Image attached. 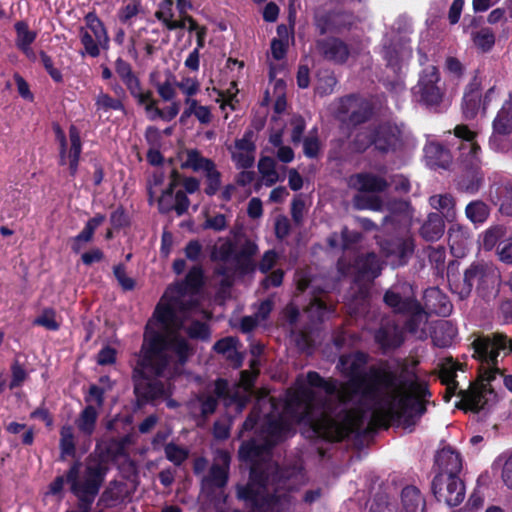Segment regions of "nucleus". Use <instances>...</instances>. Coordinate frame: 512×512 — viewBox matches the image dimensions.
Returning <instances> with one entry per match:
<instances>
[{"instance_id":"nucleus-1","label":"nucleus","mask_w":512,"mask_h":512,"mask_svg":"<svg viewBox=\"0 0 512 512\" xmlns=\"http://www.w3.org/2000/svg\"><path fill=\"white\" fill-rule=\"evenodd\" d=\"M368 355L355 352L340 356L337 369L349 379L339 383L309 371L296 378L285 400L257 399L243 430L257 428L258 436L243 443L240 457L251 463L249 481L237 485V497L250 512H290L295 500L290 494V473L268 462L270 450L294 434L303 423L311 433L328 441H340L362 428L401 421L404 428L417 423L426 412L430 392L413 371L400 374L388 363L364 372Z\"/></svg>"},{"instance_id":"nucleus-2","label":"nucleus","mask_w":512,"mask_h":512,"mask_svg":"<svg viewBox=\"0 0 512 512\" xmlns=\"http://www.w3.org/2000/svg\"><path fill=\"white\" fill-rule=\"evenodd\" d=\"M162 330L146 325L144 341L133 368L134 390L138 397L155 400L166 393L165 384L157 377L172 378L181 372L191 348L186 339L174 335L168 341Z\"/></svg>"},{"instance_id":"nucleus-3","label":"nucleus","mask_w":512,"mask_h":512,"mask_svg":"<svg viewBox=\"0 0 512 512\" xmlns=\"http://www.w3.org/2000/svg\"><path fill=\"white\" fill-rule=\"evenodd\" d=\"M203 270L193 266L184 281L169 286L153 314V325L169 334L185 331L192 339L209 338L208 326L202 321L208 313L201 307L198 290L202 285Z\"/></svg>"},{"instance_id":"nucleus-4","label":"nucleus","mask_w":512,"mask_h":512,"mask_svg":"<svg viewBox=\"0 0 512 512\" xmlns=\"http://www.w3.org/2000/svg\"><path fill=\"white\" fill-rule=\"evenodd\" d=\"M383 300L394 313L407 317L405 328L409 333L420 339L426 337L425 326L428 314L416 299V293L411 284L403 282L393 285L385 292Z\"/></svg>"},{"instance_id":"nucleus-5","label":"nucleus","mask_w":512,"mask_h":512,"mask_svg":"<svg viewBox=\"0 0 512 512\" xmlns=\"http://www.w3.org/2000/svg\"><path fill=\"white\" fill-rule=\"evenodd\" d=\"M405 126L391 121L360 130L354 139L357 151H365L371 145L381 153L395 152L401 149L405 140Z\"/></svg>"},{"instance_id":"nucleus-6","label":"nucleus","mask_w":512,"mask_h":512,"mask_svg":"<svg viewBox=\"0 0 512 512\" xmlns=\"http://www.w3.org/2000/svg\"><path fill=\"white\" fill-rule=\"evenodd\" d=\"M81 463L76 461L66 473L71 492L79 499L81 506L89 509L99 493L106 474V467L98 461L89 462L83 476L79 478Z\"/></svg>"},{"instance_id":"nucleus-7","label":"nucleus","mask_w":512,"mask_h":512,"mask_svg":"<svg viewBox=\"0 0 512 512\" xmlns=\"http://www.w3.org/2000/svg\"><path fill=\"white\" fill-rule=\"evenodd\" d=\"M474 356L481 361L489 372L487 380L494 377V373L498 371L497 357L502 351L505 355L512 353V340L508 339L504 334L495 333L492 336H482L476 338L473 343Z\"/></svg>"},{"instance_id":"nucleus-8","label":"nucleus","mask_w":512,"mask_h":512,"mask_svg":"<svg viewBox=\"0 0 512 512\" xmlns=\"http://www.w3.org/2000/svg\"><path fill=\"white\" fill-rule=\"evenodd\" d=\"M412 94L416 102L428 108H436L440 105L445 88L435 66L431 65L423 69L417 84L412 88Z\"/></svg>"},{"instance_id":"nucleus-9","label":"nucleus","mask_w":512,"mask_h":512,"mask_svg":"<svg viewBox=\"0 0 512 512\" xmlns=\"http://www.w3.org/2000/svg\"><path fill=\"white\" fill-rule=\"evenodd\" d=\"M229 396V383L224 379L215 381L211 388L195 394L187 403L190 414L206 418L217 408L218 400Z\"/></svg>"},{"instance_id":"nucleus-10","label":"nucleus","mask_w":512,"mask_h":512,"mask_svg":"<svg viewBox=\"0 0 512 512\" xmlns=\"http://www.w3.org/2000/svg\"><path fill=\"white\" fill-rule=\"evenodd\" d=\"M372 512H427L426 498L414 485H406L397 499L379 503Z\"/></svg>"},{"instance_id":"nucleus-11","label":"nucleus","mask_w":512,"mask_h":512,"mask_svg":"<svg viewBox=\"0 0 512 512\" xmlns=\"http://www.w3.org/2000/svg\"><path fill=\"white\" fill-rule=\"evenodd\" d=\"M432 492L438 501L458 506L465 498V485L459 476L437 474L432 481Z\"/></svg>"},{"instance_id":"nucleus-12","label":"nucleus","mask_w":512,"mask_h":512,"mask_svg":"<svg viewBox=\"0 0 512 512\" xmlns=\"http://www.w3.org/2000/svg\"><path fill=\"white\" fill-rule=\"evenodd\" d=\"M56 137L60 143V165L69 166V172L71 176H75L78 171L79 158L82 151V143L80 138V132L78 128L71 125L69 128V141L70 147L68 148L67 140L64 132L59 126L56 127Z\"/></svg>"},{"instance_id":"nucleus-13","label":"nucleus","mask_w":512,"mask_h":512,"mask_svg":"<svg viewBox=\"0 0 512 512\" xmlns=\"http://www.w3.org/2000/svg\"><path fill=\"white\" fill-rule=\"evenodd\" d=\"M454 134L460 139L458 161L466 168H477L480 164L481 148L475 140L476 133L466 125H458Z\"/></svg>"},{"instance_id":"nucleus-14","label":"nucleus","mask_w":512,"mask_h":512,"mask_svg":"<svg viewBox=\"0 0 512 512\" xmlns=\"http://www.w3.org/2000/svg\"><path fill=\"white\" fill-rule=\"evenodd\" d=\"M254 136V131L247 129L242 138L236 139L234 145L228 148L237 169H249L254 165L256 153Z\"/></svg>"},{"instance_id":"nucleus-15","label":"nucleus","mask_w":512,"mask_h":512,"mask_svg":"<svg viewBox=\"0 0 512 512\" xmlns=\"http://www.w3.org/2000/svg\"><path fill=\"white\" fill-rule=\"evenodd\" d=\"M379 244L383 255L393 267L405 265L414 251V243L410 238H390Z\"/></svg>"},{"instance_id":"nucleus-16","label":"nucleus","mask_w":512,"mask_h":512,"mask_svg":"<svg viewBox=\"0 0 512 512\" xmlns=\"http://www.w3.org/2000/svg\"><path fill=\"white\" fill-rule=\"evenodd\" d=\"M316 48L324 59L336 64L345 63L350 55L348 45L336 37L318 40Z\"/></svg>"},{"instance_id":"nucleus-17","label":"nucleus","mask_w":512,"mask_h":512,"mask_svg":"<svg viewBox=\"0 0 512 512\" xmlns=\"http://www.w3.org/2000/svg\"><path fill=\"white\" fill-rule=\"evenodd\" d=\"M173 16V0H162L158 10L155 12V17L161 21L168 30L184 29L185 21H189L188 30L190 32L198 28L196 21L189 15H185L179 21H174Z\"/></svg>"},{"instance_id":"nucleus-18","label":"nucleus","mask_w":512,"mask_h":512,"mask_svg":"<svg viewBox=\"0 0 512 512\" xmlns=\"http://www.w3.org/2000/svg\"><path fill=\"white\" fill-rule=\"evenodd\" d=\"M435 464L440 471L438 474L458 476L462 470L461 455L450 446L444 447L437 452Z\"/></svg>"},{"instance_id":"nucleus-19","label":"nucleus","mask_w":512,"mask_h":512,"mask_svg":"<svg viewBox=\"0 0 512 512\" xmlns=\"http://www.w3.org/2000/svg\"><path fill=\"white\" fill-rule=\"evenodd\" d=\"M349 185L359 192H383L389 186V181L383 176L365 172L351 176Z\"/></svg>"},{"instance_id":"nucleus-20","label":"nucleus","mask_w":512,"mask_h":512,"mask_svg":"<svg viewBox=\"0 0 512 512\" xmlns=\"http://www.w3.org/2000/svg\"><path fill=\"white\" fill-rule=\"evenodd\" d=\"M423 300L425 308L431 313L448 316L452 310L448 297L438 287L427 288Z\"/></svg>"},{"instance_id":"nucleus-21","label":"nucleus","mask_w":512,"mask_h":512,"mask_svg":"<svg viewBox=\"0 0 512 512\" xmlns=\"http://www.w3.org/2000/svg\"><path fill=\"white\" fill-rule=\"evenodd\" d=\"M374 338L382 350L395 349L403 343L402 332L390 321L381 324Z\"/></svg>"},{"instance_id":"nucleus-22","label":"nucleus","mask_w":512,"mask_h":512,"mask_svg":"<svg viewBox=\"0 0 512 512\" xmlns=\"http://www.w3.org/2000/svg\"><path fill=\"white\" fill-rule=\"evenodd\" d=\"M427 164L432 168L447 169L452 162L450 151L437 142H430L424 148Z\"/></svg>"},{"instance_id":"nucleus-23","label":"nucleus","mask_w":512,"mask_h":512,"mask_svg":"<svg viewBox=\"0 0 512 512\" xmlns=\"http://www.w3.org/2000/svg\"><path fill=\"white\" fill-rule=\"evenodd\" d=\"M459 394L465 410L479 412L485 408L488 401L487 395L492 392L485 388L470 387L468 390H460Z\"/></svg>"},{"instance_id":"nucleus-24","label":"nucleus","mask_w":512,"mask_h":512,"mask_svg":"<svg viewBox=\"0 0 512 512\" xmlns=\"http://www.w3.org/2000/svg\"><path fill=\"white\" fill-rule=\"evenodd\" d=\"M228 456H224V465L213 464L208 475L202 479L203 490L223 488L228 481Z\"/></svg>"},{"instance_id":"nucleus-25","label":"nucleus","mask_w":512,"mask_h":512,"mask_svg":"<svg viewBox=\"0 0 512 512\" xmlns=\"http://www.w3.org/2000/svg\"><path fill=\"white\" fill-rule=\"evenodd\" d=\"M491 200L499 205L503 215L512 217V186L509 184H497L490 189Z\"/></svg>"},{"instance_id":"nucleus-26","label":"nucleus","mask_w":512,"mask_h":512,"mask_svg":"<svg viewBox=\"0 0 512 512\" xmlns=\"http://www.w3.org/2000/svg\"><path fill=\"white\" fill-rule=\"evenodd\" d=\"M483 174L479 168H467V171L457 179L456 186L461 192L476 194L483 184Z\"/></svg>"},{"instance_id":"nucleus-27","label":"nucleus","mask_w":512,"mask_h":512,"mask_svg":"<svg viewBox=\"0 0 512 512\" xmlns=\"http://www.w3.org/2000/svg\"><path fill=\"white\" fill-rule=\"evenodd\" d=\"M445 230L443 218L438 213H430L420 228V235L430 242L439 240Z\"/></svg>"},{"instance_id":"nucleus-28","label":"nucleus","mask_w":512,"mask_h":512,"mask_svg":"<svg viewBox=\"0 0 512 512\" xmlns=\"http://www.w3.org/2000/svg\"><path fill=\"white\" fill-rule=\"evenodd\" d=\"M354 266L358 274L363 278H376L381 271V263L375 253L358 256Z\"/></svg>"},{"instance_id":"nucleus-29","label":"nucleus","mask_w":512,"mask_h":512,"mask_svg":"<svg viewBox=\"0 0 512 512\" xmlns=\"http://www.w3.org/2000/svg\"><path fill=\"white\" fill-rule=\"evenodd\" d=\"M481 107V95L477 84H470L464 93L462 109L465 118L473 119Z\"/></svg>"},{"instance_id":"nucleus-30","label":"nucleus","mask_w":512,"mask_h":512,"mask_svg":"<svg viewBox=\"0 0 512 512\" xmlns=\"http://www.w3.org/2000/svg\"><path fill=\"white\" fill-rule=\"evenodd\" d=\"M493 130L500 135L512 133V97L504 102L493 121Z\"/></svg>"},{"instance_id":"nucleus-31","label":"nucleus","mask_w":512,"mask_h":512,"mask_svg":"<svg viewBox=\"0 0 512 512\" xmlns=\"http://www.w3.org/2000/svg\"><path fill=\"white\" fill-rule=\"evenodd\" d=\"M457 364L449 360L442 364L439 377L441 382L446 385L445 401H450L451 397L456 393L458 382L456 381Z\"/></svg>"},{"instance_id":"nucleus-32","label":"nucleus","mask_w":512,"mask_h":512,"mask_svg":"<svg viewBox=\"0 0 512 512\" xmlns=\"http://www.w3.org/2000/svg\"><path fill=\"white\" fill-rule=\"evenodd\" d=\"M180 180V173L176 170H172L170 183L158 200V209L160 213L167 214L174 210V189L180 184Z\"/></svg>"},{"instance_id":"nucleus-33","label":"nucleus","mask_w":512,"mask_h":512,"mask_svg":"<svg viewBox=\"0 0 512 512\" xmlns=\"http://www.w3.org/2000/svg\"><path fill=\"white\" fill-rule=\"evenodd\" d=\"M430 206L438 210L448 221H453L456 216L455 200L451 194H437L429 198Z\"/></svg>"},{"instance_id":"nucleus-34","label":"nucleus","mask_w":512,"mask_h":512,"mask_svg":"<svg viewBox=\"0 0 512 512\" xmlns=\"http://www.w3.org/2000/svg\"><path fill=\"white\" fill-rule=\"evenodd\" d=\"M98 412L93 405H87L79 414L75 424L80 433L90 437L96 428Z\"/></svg>"},{"instance_id":"nucleus-35","label":"nucleus","mask_w":512,"mask_h":512,"mask_svg":"<svg viewBox=\"0 0 512 512\" xmlns=\"http://www.w3.org/2000/svg\"><path fill=\"white\" fill-rule=\"evenodd\" d=\"M306 312L311 321L322 322L333 314L334 306L327 304L326 300L323 298L314 296L307 307Z\"/></svg>"},{"instance_id":"nucleus-36","label":"nucleus","mask_w":512,"mask_h":512,"mask_svg":"<svg viewBox=\"0 0 512 512\" xmlns=\"http://www.w3.org/2000/svg\"><path fill=\"white\" fill-rule=\"evenodd\" d=\"M214 164L211 159L203 157L198 150L189 149L186 151V158L182 162L181 168L204 173Z\"/></svg>"},{"instance_id":"nucleus-37","label":"nucleus","mask_w":512,"mask_h":512,"mask_svg":"<svg viewBox=\"0 0 512 512\" xmlns=\"http://www.w3.org/2000/svg\"><path fill=\"white\" fill-rule=\"evenodd\" d=\"M86 29L97 39L101 47L106 48L109 43V37L106 28L98 16L89 12L85 16Z\"/></svg>"},{"instance_id":"nucleus-38","label":"nucleus","mask_w":512,"mask_h":512,"mask_svg":"<svg viewBox=\"0 0 512 512\" xmlns=\"http://www.w3.org/2000/svg\"><path fill=\"white\" fill-rule=\"evenodd\" d=\"M115 71L129 92H135L139 79L133 73L131 65L122 58H117L115 61Z\"/></svg>"},{"instance_id":"nucleus-39","label":"nucleus","mask_w":512,"mask_h":512,"mask_svg":"<svg viewBox=\"0 0 512 512\" xmlns=\"http://www.w3.org/2000/svg\"><path fill=\"white\" fill-rule=\"evenodd\" d=\"M237 340L232 337H227L218 340L214 344V350L226 356L227 359L233 361L236 365H241V356L236 350Z\"/></svg>"},{"instance_id":"nucleus-40","label":"nucleus","mask_w":512,"mask_h":512,"mask_svg":"<svg viewBox=\"0 0 512 512\" xmlns=\"http://www.w3.org/2000/svg\"><path fill=\"white\" fill-rule=\"evenodd\" d=\"M60 457L63 460L66 456L75 455V436L73 427L64 425L60 430Z\"/></svg>"},{"instance_id":"nucleus-41","label":"nucleus","mask_w":512,"mask_h":512,"mask_svg":"<svg viewBox=\"0 0 512 512\" xmlns=\"http://www.w3.org/2000/svg\"><path fill=\"white\" fill-rule=\"evenodd\" d=\"M468 241L467 230L456 225H452L448 230V243L453 253L462 252Z\"/></svg>"},{"instance_id":"nucleus-42","label":"nucleus","mask_w":512,"mask_h":512,"mask_svg":"<svg viewBox=\"0 0 512 512\" xmlns=\"http://www.w3.org/2000/svg\"><path fill=\"white\" fill-rule=\"evenodd\" d=\"M258 170L266 186H272L278 181L276 162L271 157H262L258 162Z\"/></svg>"},{"instance_id":"nucleus-43","label":"nucleus","mask_w":512,"mask_h":512,"mask_svg":"<svg viewBox=\"0 0 512 512\" xmlns=\"http://www.w3.org/2000/svg\"><path fill=\"white\" fill-rule=\"evenodd\" d=\"M489 213L490 211L488 206L480 200L470 202L465 209L466 217L474 224L484 223L487 220Z\"/></svg>"},{"instance_id":"nucleus-44","label":"nucleus","mask_w":512,"mask_h":512,"mask_svg":"<svg viewBox=\"0 0 512 512\" xmlns=\"http://www.w3.org/2000/svg\"><path fill=\"white\" fill-rule=\"evenodd\" d=\"M472 40L478 49L488 52L495 44V35L489 27H483L472 33Z\"/></svg>"},{"instance_id":"nucleus-45","label":"nucleus","mask_w":512,"mask_h":512,"mask_svg":"<svg viewBox=\"0 0 512 512\" xmlns=\"http://www.w3.org/2000/svg\"><path fill=\"white\" fill-rule=\"evenodd\" d=\"M505 235L506 228L503 225H495L488 228L483 234L482 243L484 249L492 250Z\"/></svg>"},{"instance_id":"nucleus-46","label":"nucleus","mask_w":512,"mask_h":512,"mask_svg":"<svg viewBox=\"0 0 512 512\" xmlns=\"http://www.w3.org/2000/svg\"><path fill=\"white\" fill-rule=\"evenodd\" d=\"M14 27L17 34L16 46L18 49L24 46H31L37 37V33L29 30L27 23L24 21L16 22Z\"/></svg>"},{"instance_id":"nucleus-47","label":"nucleus","mask_w":512,"mask_h":512,"mask_svg":"<svg viewBox=\"0 0 512 512\" xmlns=\"http://www.w3.org/2000/svg\"><path fill=\"white\" fill-rule=\"evenodd\" d=\"M164 452L166 458L176 466H180L184 463L189 456V450L187 448L173 442L165 445Z\"/></svg>"},{"instance_id":"nucleus-48","label":"nucleus","mask_w":512,"mask_h":512,"mask_svg":"<svg viewBox=\"0 0 512 512\" xmlns=\"http://www.w3.org/2000/svg\"><path fill=\"white\" fill-rule=\"evenodd\" d=\"M79 36L81 44L84 47L82 54H88L93 58L98 57L100 55L101 45L97 39L85 28H81Z\"/></svg>"},{"instance_id":"nucleus-49","label":"nucleus","mask_w":512,"mask_h":512,"mask_svg":"<svg viewBox=\"0 0 512 512\" xmlns=\"http://www.w3.org/2000/svg\"><path fill=\"white\" fill-rule=\"evenodd\" d=\"M448 282L451 292L458 295L460 299H466L472 292L471 283L464 277L460 279L453 274H448Z\"/></svg>"},{"instance_id":"nucleus-50","label":"nucleus","mask_w":512,"mask_h":512,"mask_svg":"<svg viewBox=\"0 0 512 512\" xmlns=\"http://www.w3.org/2000/svg\"><path fill=\"white\" fill-rule=\"evenodd\" d=\"M105 221V216L102 214H97L93 218L89 219L85 224L83 230L75 236L77 241H82L84 243L91 242L93 239V235L95 230Z\"/></svg>"},{"instance_id":"nucleus-51","label":"nucleus","mask_w":512,"mask_h":512,"mask_svg":"<svg viewBox=\"0 0 512 512\" xmlns=\"http://www.w3.org/2000/svg\"><path fill=\"white\" fill-rule=\"evenodd\" d=\"M206 187L204 192L208 196L215 195L221 187V173L217 170L214 164L209 170L204 172Z\"/></svg>"},{"instance_id":"nucleus-52","label":"nucleus","mask_w":512,"mask_h":512,"mask_svg":"<svg viewBox=\"0 0 512 512\" xmlns=\"http://www.w3.org/2000/svg\"><path fill=\"white\" fill-rule=\"evenodd\" d=\"M95 106L97 110L104 112L110 110H124V105L121 100L115 99L102 91L95 98Z\"/></svg>"},{"instance_id":"nucleus-53","label":"nucleus","mask_w":512,"mask_h":512,"mask_svg":"<svg viewBox=\"0 0 512 512\" xmlns=\"http://www.w3.org/2000/svg\"><path fill=\"white\" fill-rule=\"evenodd\" d=\"M139 0H125L118 17L122 23H129L140 12Z\"/></svg>"},{"instance_id":"nucleus-54","label":"nucleus","mask_w":512,"mask_h":512,"mask_svg":"<svg viewBox=\"0 0 512 512\" xmlns=\"http://www.w3.org/2000/svg\"><path fill=\"white\" fill-rule=\"evenodd\" d=\"M156 89L164 101H171L176 96V79L173 76L168 77L164 82L156 84Z\"/></svg>"},{"instance_id":"nucleus-55","label":"nucleus","mask_w":512,"mask_h":512,"mask_svg":"<svg viewBox=\"0 0 512 512\" xmlns=\"http://www.w3.org/2000/svg\"><path fill=\"white\" fill-rule=\"evenodd\" d=\"M234 254V246L232 242L225 241L222 244L215 246L211 253V258L214 261L228 262Z\"/></svg>"},{"instance_id":"nucleus-56","label":"nucleus","mask_w":512,"mask_h":512,"mask_svg":"<svg viewBox=\"0 0 512 512\" xmlns=\"http://www.w3.org/2000/svg\"><path fill=\"white\" fill-rule=\"evenodd\" d=\"M11 373L12 378L9 384L10 389H15L17 387L22 386V384L27 380L28 373L23 367V365L18 361L15 360L11 365Z\"/></svg>"},{"instance_id":"nucleus-57","label":"nucleus","mask_w":512,"mask_h":512,"mask_svg":"<svg viewBox=\"0 0 512 512\" xmlns=\"http://www.w3.org/2000/svg\"><path fill=\"white\" fill-rule=\"evenodd\" d=\"M291 127V142L294 145L300 144L302 140V135L306 128L305 120L300 115H295L290 120Z\"/></svg>"},{"instance_id":"nucleus-58","label":"nucleus","mask_w":512,"mask_h":512,"mask_svg":"<svg viewBox=\"0 0 512 512\" xmlns=\"http://www.w3.org/2000/svg\"><path fill=\"white\" fill-rule=\"evenodd\" d=\"M202 227L203 229L222 232L228 227L227 218L224 214H216L214 216L207 215Z\"/></svg>"},{"instance_id":"nucleus-59","label":"nucleus","mask_w":512,"mask_h":512,"mask_svg":"<svg viewBox=\"0 0 512 512\" xmlns=\"http://www.w3.org/2000/svg\"><path fill=\"white\" fill-rule=\"evenodd\" d=\"M486 273V267L481 263H472L469 268H467L464 272V278L466 281L471 283L473 287L474 284L483 279Z\"/></svg>"},{"instance_id":"nucleus-60","label":"nucleus","mask_w":512,"mask_h":512,"mask_svg":"<svg viewBox=\"0 0 512 512\" xmlns=\"http://www.w3.org/2000/svg\"><path fill=\"white\" fill-rule=\"evenodd\" d=\"M176 87L186 96H195L200 89V83L196 78L184 77L180 82L176 81Z\"/></svg>"},{"instance_id":"nucleus-61","label":"nucleus","mask_w":512,"mask_h":512,"mask_svg":"<svg viewBox=\"0 0 512 512\" xmlns=\"http://www.w3.org/2000/svg\"><path fill=\"white\" fill-rule=\"evenodd\" d=\"M354 206L357 209H372L378 210L381 206V202L378 198L366 197L362 194H357L353 199Z\"/></svg>"},{"instance_id":"nucleus-62","label":"nucleus","mask_w":512,"mask_h":512,"mask_svg":"<svg viewBox=\"0 0 512 512\" xmlns=\"http://www.w3.org/2000/svg\"><path fill=\"white\" fill-rule=\"evenodd\" d=\"M114 275L124 290H132L135 287V281L127 276L124 265L119 264L114 267Z\"/></svg>"},{"instance_id":"nucleus-63","label":"nucleus","mask_w":512,"mask_h":512,"mask_svg":"<svg viewBox=\"0 0 512 512\" xmlns=\"http://www.w3.org/2000/svg\"><path fill=\"white\" fill-rule=\"evenodd\" d=\"M320 151V143L317 136L309 135L303 140V153L308 158H315Z\"/></svg>"},{"instance_id":"nucleus-64","label":"nucleus","mask_w":512,"mask_h":512,"mask_svg":"<svg viewBox=\"0 0 512 512\" xmlns=\"http://www.w3.org/2000/svg\"><path fill=\"white\" fill-rule=\"evenodd\" d=\"M497 253L502 262L512 264V237L498 244Z\"/></svg>"}]
</instances>
